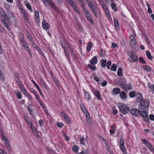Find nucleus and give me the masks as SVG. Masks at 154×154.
I'll return each mask as SVG.
<instances>
[{"label": "nucleus", "instance_id": "18", "mask_svg": "<svg viewBox=\"0 0 154 154\" xmlns=\"http://www.w3.org/2000/svg\"><path fill=\"white\" fill-rule=\"evenodd\" d=\"M56 12H58V8L56 6L54 3L51 1L50 0L48 2Z\"/></svg>", "mask_w": 154, "mask_h": 154}, {"label": "nucleus", "instance_id": "20", "mask_svg": "<svg viewBox=\"0 0 154 154\" xmlns=\"http://www.w3.org/2000/svg\"><path fill=\"white\" fill-rule=\"evenodd\" d=\"M22 44L26 50L28 52L29 54H30L31 51L26 44V42L24 43L23 42V43Z\"/></svg>", "mask_w": 154, "mask_h": 154}, {"label": "nucleus", "instance_id": "2", "mask_svg": "<svg viewBox=\"0 0 154 154\" xmlns=\"http://www.w3.org/2000/svg\"><path fill=\"white\" fill-rule=\"evenodd\" d=\"M140 105L139 106V109L140 111L143 112V116L146 117H148V115L147 114L146 111L148 109V106H149V103L147 101H145L143 100L140 103Z\"/></svg>", "mask_w": 154, "mask_h": 154}, {"label": "nucleus", "instance_id": "54", "mask_svg": "<svg viewBox=\"0 0 154 154\" xmlns=\"http://www.w3.org/2000/svg\"><path fill=\"white\" fill-rule=\"evenodd\" d=\"M26 6L27 8L30 11H32V9L29 3H27L26 4Z\"/></svg>", "mask_w": 154, "mask_h": 154}, {"label": "nucleus", "instance_id": "44", "mask_svg": "<svg viewBox=\"0 0 154 154\" xmlns=\"http://www.w3.org/2000/svg\"><path fill=\"white\" fill-rule=\"evenodd\" d=\"M29 127L31 128V129L33 133H35L36 132V129L34 125L32 124Z\"/></svg>", "mask_w": 154, "mask_h": 154}, {"label": "nucleus", "instance_id": "24", "mask_svg": "<svg viewBox=\"0 0 154 154\" xmlns=\"http://www.w3.org/2000/svg\"><path fill=\"white\" fill-rule=\"evenodd\" d=\"M94 65H93L91 63L88 65V68L91 70L94 71L97 68L96 66H94Z\"/></svg>", "mask_w": 154, "mask_h": 154}, {"label": "nucleus", "instance_id": "4", "mask_svg": "<svg viewBox=\"0 0 154 154\" xmlns=\"http://www.w3.org/2000/svg\"><path fill=\"white\" fill-rule=\"evenodd\" d=\"M130 112L133 115H135L136 116H141L143 118H146L143 116L142 114L143 113V112L140 111V109L138 108V109H131Z\"/></svg>", "mask_w": 154, "mask_h": 154}, {"label": "nucleus", "instance_id": "52", "mask_svg": "<svg viewBox=\"0 0 154 154\" xmlns=\"http://www.w3.org/2000/svg\"><path fill=\"white\" fill-rule=\"evenodd\" d=\"M63 135L65 138V140L66 141H68L69 140V138L67 136L66 134L65 133H63Z\"/></svg>", "mask_w": 154, "mask_h": 154}, {"label": "nucleus", "instance_id": "12", "mask_svg": "<svg viewBox=\"0 0 154 154\" xmlns=\"http://www.w3.org/2000/svg\"><path fill=\"white\" fill-rule=\"evenodd\" d=\"M0 20H1V23L3 24L8 30L9 31L10 30V27L8 23L6 22L5 20L2 17H0Z\"/></svg>", "mask_w": 154, "mask_h": 154}, {"label": "nucleus", "instance_id": "1", "mask_svg": "<svg viewBox=\"0 0 154 154\" xmlns=\"http://www.w3.org/2000/svg\"><path fill=\"white\" fill-rule=\"evenodd\" d=\"M140 105L139 106V109L140 111L143 112V116L146 117H148V115L147 114L146 111L148 109V106H149V103L147 101H145L143 100L140 103Z\"/></svg>", "mask_w": 154, "mask_h": 154}, {"label": "nucleus", "instance_id": "38", "mask_svg": "<svg viewBox=\"0 0 154 154\" xmlns=\"http://www.w3.org/2000/svg\"><path fill=\"white\" fill-rule=\"evenodd\" d=\"M111 6L112 9L114 11H117V7L115 3H112L111 4Z\"/></svg>", "mask_w": 154, "mask_h": 154}, {"label": "nucleus", "instance_id": "32", "mask_svg": "<svg viewBox=\"0 0 154 154\" xmlns=\"http://www.w3.org/2000/svg\"><path fill=\"white\" fill-rule=\"evenodd\" d=\"M92 46V43L91 42H89L87 47L86 50L87 51H90L91 50V48Z\"/></svg>", "mask_w": 154, "mask_h": 154}, {"label": "nucleus", "instance_id": "7", "mask_svg": "<svg viewBox=\"0 0 154 154\" xmlns=\"http://www.w3.org/2000/svg\"><path fill=\"white\" fill-rule=\"evenodd\" d=\"M91 91L95 95L96 97L98 100H102L100 94L98 90H96V89L93 88L92 89Z\"/></svg>", "mask_w": 154, "mask_h": 154}, {"label": "nucleus", "instance_id": "16", "mask_svg": "<svg viewBox=\"0 0 154 154\" xmlns=\"http://www.w3.org/2000/svg\"><path fill=\"white\" fill-rule=\"evenodd\" d=\"M136 99L137 102H140V103L141 102V101L143 100L142 96L140 93H139L137 94L136 95Z\"/></svg>", "mask_w": 154, "mask_h": 154}, {"label": "nucleus", "instance_id": "58", "mask_svg": "<svg viewBox=\"0 0 154 154\" xmlns=\"http://www.w3.org/2000/svg\"><path fill=\"white\" fill-rule=\"evenodd\" d=\"M57 125L58 127L60 128L62 127L63 125V124L60 122L57 123Z\"/></svg>", "mask_w": 154, "mask_h": 154}, {"label": "nucleus", "instance_id": "17", "mask_svg": "<svg viewBox=\"0 0 154 154\" xmlns=\"http://www.w3.org/2000/svg\"><path fill=\"white\" fill-rule=\"evenodd\" d=\"M85 97L88 101H89L91 100V97L88 92L85 91L84 93Z\"/></svg>", "mask_w": 154, "mask_h": 154}, {"label": "nucleus", "instance_id": "33", "mask_svg": "<svg viewBox=\"0 0 154 154\" xmlns=\"http://www.w3.org/2000/svg\"><path fill=\"white\" fill-rule=\"evenodd\" d=\"M129 95L131 98H133L136 96V93L134 91H130L129 93Z\"/></svg>", "mask_w": 154, "mask_h": 154}, {"label": "nucleus", "instance_id": "56", "mask_svg": "<svg viewBox=\"0 0 154 154\" xmlns=\"http://www.w3.org/2000/svg\"><path fill=\"white\" fill-rule=\"evenodd\" d=\"M29 90L32 93H34V94H36V93H37L36 92V91H35V90L33 89V88H30V89H29Z\"/></svg>", "mask_w": 154, "mask_h": 154}, {"label": "nucleus", "instance_id": "39", "mask_svg": "<svg viewBox=\"0 0 154 154\" xmlns=\"http://www.w3.org/2000/svg\"><path fill=\"white\" fill-rule=\"evenodd\" d=\"M35 95L36 99L38 101V102L40 103L41 105H42V102L41 101L39 96L37 93H36V94Z\"/></svg>", "mask_w": 154, "mask_h": 154}, {"label": "nucleus", "instance_id": "53", "mask_svg": "<svg viewBox=\"0 0 154 154\" xmlns=\"http://www.w3.org/2000/svg\"><path fill=\"white\" fill-rule=\"evenodd\" d=\"M147 86L148 88H150L151 90L154 87V85H151V84L148 82L147 83Z\"/></svg>", "mask_w": 154, "mask_h": 154}, {"label": "nucleus", "instance_id": "19", "mask_svg": "<svg viewBox=\"0 0 154 154\" xmlns=\"http://www.w3.org/2000/svg\"><path fill=\"white\" fill-rule=\"evenodd\" d=\"M130 57L131 59H132L134 62H136L137 60L138 57L137 55L134 54V53H131Z\"/></svg>", "mask_w": 154, "mask_h": 154}, {"label": "nucleus", "instance_id": "11", "mask_svg": "<svg viewBox=\"0 0 154 154\" xmlns=\"http://www.w3.org/2000/svg\"><path fill=\"white\" fill-rule=\"evenodd\" d=\"M69 3L71 4V6L74 8L75 11L78 14H79V12L78 10V8L76 6V5L74 2L72 0L69 2Z\"/></svg>", "mask_w": 154, "mask_h": 154}, {"label": "nucleus", "instance_id": "34", "mask_svg": "<svg viewBox=\"0 0 154 154\" xmlns=\"http://www.w3.org/2000/svg\"><path fill=\"white\" fill-rule=\"evenodd\" d=\"M146 54L147 58L149 60H151L152 59V57L149 51H147L146 52Z\"/></svg>", "mask_w": 154, "mask_h": 154}, {"label": "nucleus", "instance_id": "9", "mask_svg": "<svg viewBox=\"0 0 154 154\" xmlns=\"http://www.w3.org/2000/svg\"><path fill=\"white\" fill-rule=\"evenodd\" d=\"M121 85L123 89L125 91H128L132 89L131 86L130 84H126L124 83H123L121 84Z\"/></svg>", "mask_w": 154, "mask_h": 154}, {"label": "nucleus", "instance_id": "36", "mask_svg": "<svg viewBox=\"0 0 154 154\" xmlns=\"http://www.w3.org/2000/svg\"><path fill=\"white\" fill-rule=\"evenodd\" d=\"M5 144L8 149L10 151L11 150V147L9 144L8 140H7V141H5Z\"/></svg>", "mask_w": 154, "mask_h": 154}, {"label": "nucleus", "instance_id": "59", "mask_svg": "<svg viewBox=\"0 0 154 154\" xmlns=\"http://www.w3.org/2000/svg\"><path fill=\"white\" fill-rule=\"evenodd\" d=\"M111 62L110 61H108L107 63L106 67L108 69H109L110 68V66L111 65Z\"/></svg>", "mask_w": 154, "mask_h": 154}, {"label": "nucleus", "instance_id": "46", "mask_svg": "<svg viewBox=\"0 0 154 154\" xmlns=\"http://www.w3.org/2000/svg\"><path fill=\"white\" fill-rule=\"evenodd\" d=\"M61 114L64 119H66L67 117H68V116L66 113L64 111H61Z\"/></svg>", "mask_w": 154, "mask_h": 154}, {"label": "nucleus", "instance_id": "26", "mask_svg": "<svg viewBox=\"0 0 154 154\" xmlns=\"http://www.w3.org/2000/svg\"><path fill=\"white\" fill-rule=\"evenodd\" d=\"M20 41L21 43L22 44L26 42L24 38L23 35L22 34H20L19 35Z\"/></svg>", "mask_w": 154, "mask_h": 154}, {"label": "nucleus", "instance_id": "49", "mask_svg": "<svg viewBox=\"0 0 154 154\" xmlns=\"http://www.w3.org/2000/svg\"><path fill=\"white\" fill-rule=\"evenodd\" d=\"M0 78L2 80L5 79L4 73L1 69L0 70Z\"/></svg>", "mask_w": 154, "mask_h": 154}, {"label": "nucleus", "instance_id": "47", "mask_svg": "<svg viewBox=\"0 0 154 154\" xmlns=\"http://www.w3.org/2000/svg\"><path fill=\"white\" fill-rule=\"evenodd\" d=\"M143 68L147 71H149L151 69V68L149 66H143Z\"/></svg>", "mask_w": 154, "mask_h": 154}, {"label": "nucleus", "instance_id": "63", "mask_svg": "<svg viewBox=\"0 0 154 154\" xmlns=\"http://www.w3.org/2000/svg\"><path fill=\"white\" fill-rule=\"evenodd\" d=\"M65 121L69 124H70L71 123V121L69 117H67L66 119H64Z\"/></svg>", "mask_w": 154, "mask_h": 154}, {"label": "nucleus", "instance_id": "60", "mask_svg": "<svg viewBox=\"0 0 154 154\" xmlns=\"http://www.w3.org/2000/svg\"><path fill=\"white\" fill-rule=\"evenodd\" d=\"M2 137L3 139L5 141H7V140H8V139L5 135L4 134H2Z\"/></svg>", "mask_w": 154, "mask_h": 154}, {"label": "nucleus", "instance_id": "23", "mask_svg": "<svg viewBox=\"0 0 154 154\" xmlns=\"http://www.w3.org/2000/svg\"><path fill=\"white\" fill-rule=\"evenodd\" d=\"M143 143L148 148L152 145L150 142H148L145 139H143L142 140Z\"/></svg>", "mask_w": 154, "mask_h": 154}, {"label": "nucleus", "instance_id": "15", "mask_svg": "<svg viewBox=\"0 0 154 154\" xmlns=\"http://www.w3.org/2000/svg\"><path fill=\"white\" fill-rule=\"evenodd\" d=\"M43 28L45 30H47L49 29V25L45 20H43L42 23Z\"/></svg>", "mask_w": 154, "mask_h": 154}, {"label": "nucleus", "instance_id": "13", "mask_svg": "<svg viewBox=\"0 0 154 154\" xmlns=\"http://www.w3.org/2000/svg\"><path fill=\"white\" fill-rule=\"evenodd\" d=\"M18 8L19 9L21 13H22L23 14L24 18L27 21L28 20V16L27 14L26 11L23 9H22V7L21 5L20 8H19V7H18Z\"/></svg>", "mask_w": 154, "mask_h": 154}, {"label": "nucleus", "instance_id": "22", "mask_svg": "<svg viewBox=\"0 0 154 154\" xmlns=\"http://www.w3.org/2000/svg\"><path fill=\"white\" fill-rule=\"evenodd\" d=\"M114 22L115 24V29L116 30H118L119 29V24L117 19L116 18L114 19Z\"/></svg>", "mask_w": 154, "mask_h": 154}, {"label": "nucleus", "instance_id": "43", "mask_svg": "<svg viewBox=\"0 0 154 154\" xmlns=\"http://www.w3.org/2000/svg\"><path fill=\"white\" fill-rule=\"evenodd\" d=\"M146 5L148 7V12L149 14L152 13V11L150 8V4L149 3H147L146 4Z\"/></svg>", "mask_w": 154, "mask_h": 154}, {"label": "nucleus", "instance_id": "50", "mask_svg": "<svg viewBox=\"0 0 154 154\" xmlns=\"http://www.w3.org/2000/svg\"><path fill=\"white\" fill-rule=\"evenodd\" d=\"M111 69L113 71H115L116 70V65L115 64H113L111 67Z\"/></svg>", "mask_w": 154, "mask_h": 154}, {"label": "nucleus", "instance_id": "5", "mask_svg": "<svg viewBox=\"0 0 154 154\" xmlns=\"http://www.w3.org/2000/svg\"><path fill=\"white\" fill-rule=\"evenodd\" d=\"M120 148L121 150L123 152V154L127 153V150L124 146V140L123 138H121L119 141Z\"/></svg>", "mask_w": 154, "mask_h": 154}, {"label": "nucleus", "instance_id": "3", "mask_svg": "<svg viewBox=\"0 0 154 154\" xmlns=\"http://www.w3.org/2000/svg\"><path fill=\"white\" fill-rule=\"evenodd\" d=\"M119 108L121 112L124 114H125L129 112L128 107L125 103L120 102L118 104Z\"/></svg>", "mask_w": 154, "mask_h": 154}, {"label": "nucleus", "instance_id": "41", "mask_svg": "<svg viewBox=\"0 0 154 154\" xmlns=\"http://www.w3.org/2000/svg\"><path fill=\"white\" fill-rule=\"evenodd\" d=\"M33 134L38 138H39L41 135V133L36 130V132L35 133H33Z\"/></svg>", "mask_w": 154, "mask_h": 154}, {"label": "nucleus", "instance_id": "45", "mask_svg": "<svg viewBox=\"0 0 154 154\" xmlns=\"http://www.w3.org/2000/svg\"><path fill=\"white\" fill-rule=\"evenodd\" d=\"M91 10L93 11L95 16L97 17V13L94 7H93V8H91Z\"/></svg>", "mask_w": 154, "mask_h": 154}, {"label": "nucleus", "instance_id": "27", "mask_svg": "<svg viewBox=\"0 0 154 154\" xmlns=\"http://www.w3.org/2000/svg\"><path fill=\"white\" fill-rule=\"evenodd\" d=\"M27 37L28 38V40L31 43H33L34 42V39L32 37L31 35L29 34H27Z\"/></svg>", "mask_w": 154, "mask_h": 154}, {"label": "nucleus", "instance_id": "25", "mask_svg": "<svg viewBox=\"0 0 154 154\" xmlns=\"http://www.w3.org/2000/svg\"><path fill=\"white\" fill-rule=\"evenodd\" d=\"M120 89L119 88H114L113 89V92L116 94H119L120 92Z\"/></svg>", "mask_w": 154, "mask_h": 154}, {"label": "nucleus", "instance_id": "10", "mask_svg": "<svg viewBox=\"0 0 154 154\" xmlns=\"http://www.w3.org/2000/svg\"><path fill=\"white\" fill-rule=\"evenodd\" d=\"M84 12H85L86 14V17L88 20L91 23H92L93 22V21L92 19L91 16L89 14L88 11L87 10L85 9Z\"/></svg>", "mask_w": 154, "mask_h": 154}, {"label": "nucleus", "instance_id": "42", "mask_svg": "<svg viewBox=\"0 0 154 154\" xmlns=\"http://www.w3.org/2000/svg\"><path fill=\"white\" fill-rule=\"evenodd\" d=\"M79 149V147L78 146H77L75 145L73 147L72 149L74 152H76L78 151Z\"/></svg>", "mask_w": 154, "mask_h": 154}, {"label": "nucleus", "instance_id": "57", "mask_svg": "<svg viewBox=\"0 0 154 154\" xmlns=\"http://www.w3.org/2000/svg\"><path fill=\"white\" fill-rule=\"evenodd\" d=\"M70 50L71 51V54L73 56V57L74 58L76 59V55L75 54L74 52H73L72 50V49H70Z\"/></svg>", "mask_w": 154, "mask_h": 154}, {"label": "nucleus", "instance_id": "51", "mask_svg": "<svg viewBox=\"0 0 154 154\" xmlns=\"http://www.w3.org/2000/svg\"><path fill=\"white\" fill-rule=\"evenodd\" d=\"M144 37L145 38V40L146 41V42L147 43L148 45H149L150 44V42L149 39L148 38L147 36L146 35H144Z\"/></svg>", "mask_w": 154, "mask_h": 154}, {"label": "nucleus", "instance_id": "40", "mask_svg": "<svg viewBox=\"0 0 154 154\" xmlns=\"http://www.w3.org/2000/svg\"><path fill=\"white\" fill-rule=\"evenodd\" d=\"M105 14H106V16H107V18L109 19H110L111 18V17L109 15V12L108 10L107 9L106 10H104Z\"/></svg>", "mask_w": 154, "mask_h": 154}, {"label": "nucleus", "instance_id": "35", "mask_svg": "<svg viewBox=\"0 0 154 154\" xmlns=\"http://www.w3.org/2000/svg\"><path fill=\"white\" fill-rule=\"evenodd\" d=\"M25 120L29 126H31L32 125V123L28 118H25Z\"/></svg>", "mask_w": 154, "mask_h": 154}, {"label": "nucleus", "instance_id": "48", "mask_svg": "<svg viewBox=\"0 0 154 154\" xmlns=\"http://www.w3.org/2000/svg\"><path fill=\"white\" fill-rule=\"evenodd\" d=\"M41 85L45 89H47V87L46 84L45 83L44 81L42 80L41 82Z\"/></svg>", "mask_w": 154, "mask_h": 154}, {"label": "nucleus", "instance_id": "8", "mask_svg": "<svg viewBox=\"0 0 154 154\" xmlns=\"http://www.w3.org/2000/svg\"><path fill=\"white\" fill-rule=\"evenodd\" d=\"M130 44L133 48L135 47L136 44V40L134 35H131L130 36Z\"/></svg>", "mask_w": 154, "mask_h": 154}, {"label": "nucleus", "instance_id": "30", "mask_svg": "<svg viewBox=\"0 0 154 154\" xmlns=\"http://www.w3.org/2000/svg\"><path fill=\"white\" fill-rule=\"evenodd\" d=\"M122 69L121 67H119L117 71V75L118 76H121L122 75Z\"/></svg>", "mask_w": 154, "mask_h": 154}, {"label": "nucleus", "instance_id": "37", "mask_svg": "<svg viewBox=\"0 0 154 154\" xmlns=\"http://www.w3.org/2000/svg\"><path fill=\"white\" fill-rule=\"evenodd\" d=\"M64 48L63 50L64 51V52L65 54L66 55V57L67 59L68 60H70V58L68 56H69L68 53V52H67V49L66 47H64Z\"/></svg>", "mask_w": 154, "mask_h": 154}, {"label": "nucleus", "instance_id": "6", "mask_svg": "<svg viewBox=\"0 0 154 154\" xmlns=\"http://www.w3.org/2000/svg\"><path fill=\"white\" fill-rule=\"evenodd\" d=\"M80 106L81 109L85 115L86 118L88 119L90 118V115L88 112L87 110L84 105L83 103H81L80 104Z\"/></svg>", "mask_w": 154, "mask_h": 154}, {"label": "nucleus", "instance_id": "14", "mask_svg": "<svg viewBox=\"0 0 154 154\" xmlns=\"http://www.w3.org/2000/svg\"><path fill=\"white\" fill-rule=\"evenodd\" d=\"M34 18L37 23L39 22V13L38 11H36L35 12Z\"/></svg>", "mask_w": 154, "mask_h": 154}, {"label": "nucleus", "instance_id": "31", "mask_svg": "<svg viewBox=\"0 0 154 154\" xmlns=\"http://www.w3.org/2000/svg\"><path fill=\"white\" fill-rule=\"evenodd\" d=\"M85 140L84 137H82L80 139V143L81 144L84 145L85 143Z\"/></svg>", "mask_w": 154, "mask_h": 154}, {"label": "nucleus", "instance_id": "64", "mask_svg": "<svg viewBox=\"0 0 154 154\" xmlns=\"http://www.w3.org/2000/svg\"><path fill=\"white\" fill-rule=\"evenodd\" d=\"M0 154H7L4 150L0 148Z\"/></svg>", "mask_w": 154, "mask_h": 154}, {"label": "nucleus", "instance_id": "29", "mask_svg": "<svg viewBox=\"0 0 154 154\" xmlns=\"http://www.w3.org/2000/svg\"><path fill=\"white\" fill-rule=\"evenodd\" d=\"M120 97L123 99H124L126 98L125 93L124 91L121 92L120 94Z\"/></svg>", "mask_w": 154, "mask_h": 154}, {"label": "nucleus", "instance_id": "61", "mask_svg": "<svg viewBox=\"0 0 154 154\" xmlns=\"http://www.w3.org/2000/svg\"><path fill=\"white\" fill-rule=\"evenodd\" d=\"M22 91L23 93V94L26 95L28 94V92L26 90L25 88L23 89L22 90Z\"/></svg>", "mask_w": 154, "mask_h": 154}, {"label": "nucleus", "instance_id": "21", "mask_svg": "<svg viewBox=\"0 0 154 154\" xmlns=\"http://www.w3.org/2000/svg\"><path fill=\"white\" fill-rule=\"evenodd\" d=\"M97 57L96 56H94L92 59L90 61V63L91 64L93 65H95L97 64Z\"/></svg>", "mask_w": 154, "mask_h": 154}, {"label": "nucleus", "instance_id": "55", "mask_svg": "<svg viewBox=\"0 0 154 154\" xmlns=\"http://www.w3.org/2000/svg\"><path fill=\"white\" fill-rule=\"evenodd\" d=\"M139 60L143 64H145L146 63L145 60L142 57H140L139 59Z\"/></svg>", "mask_w": 154, "mask_h": 154}, {"label": "nucleus", "instance_id": "28", "mask_svg": "<svg viewBox=\"0 0 154 154\" xmlns=\"http://www.w3.org/2000/svg\"><path fill=\"white\" fill-rule=\"evenodd\" d=\"M106 63V60L105 59H102L101 61V65L103 68L105 67Z\"/></svg>", "mask_w": 154, "mask_h": 154}, {"label": "nucleus", "instance_id": "62", "mask_svg": "<svg viewBox=\"0 0 154 154\" xmlns=\"http://www.w3.org/2000/svg\"><path fill=\"white\" fill-rule=\"evenodd\" d=\"M148 148L152 152L154 153V148L152 145L150 146V147Z\"/></svg>", "mask_w": 154, "mask_h": 154}]
</instances>
